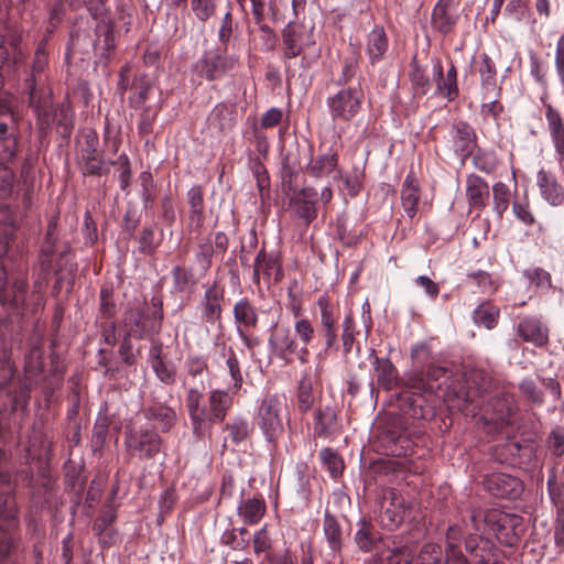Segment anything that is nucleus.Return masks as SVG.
<instances>
[{
  "label": "nucleus",
  "mask_w": 564,
  "mask_h": 564,
  "mask_svg": "<svg viewBox=\"0 0 564 564\" xmlns=\"http://www.w3.org/2000/svg\"><path fill=\"white\" fill-rule=\"evenodd\" d=\"M56 221L51 220L39 256L41 272L37 279L45 288L48 275L53 272L56 276L55 288L65 289L68 292L73 286L77 268L72 260L69 249L67 247L56 248Z\"/></svg>",
  "instance_id": "nucleus-1"
},
{
  "label": "nucleus",
  "mask_w": 564,
  "mask_h": 564,
  "mask_svg": "<svg viewBox=\"0 0 564 564\" xmlns=\"http://www.w3.org/2000/svg\"><path fill=\"white\" fill-rule=\"evenodd\" d=\"M473 530L484 533L486 529L495 533L499 542L507 546L516 545L524 532L523 519L514 513H508L499 509H490L486 512L474 510L470 516Z\"/></svg>",
  "instance_id": "nucleus-2"
},
{
  "label": "nucleus",
  "mask_w": 564,
  "mask_h": 564,
  "mask_svg": "<svg viewBox=\"0 0 564 564\" xmlns=\"http://www.w3.org/2000/svg\"><path fill=\"white\" fill-rule=\"evenodd\" d=\"M44 289L43 283L36 279L33 291L28 292L26 281L18 278L0 295V302L13 314L21 316L34 314L44 305Z\"/></svg>",
  "instance_id": "nucleus-3"
},
{
  "label": "nucleus",
  "mask_w": 564,
  "mask_h": 564,
  "mask_svg": "<svg viewBox=\"0 0 564 564\" xmlns=\"http://www.w3.org/2000/svg\"><path fill=\"white\" fill-rule=\"evenodd\" d=\"M25 89L29 95V105L37 115L41 130L50 129L56 117V109L53 106L52 89L46 76L26 78Z\"/></svg>",
  "instance_id": "nucleus-4"
},
{
  "label": "nucleus",
  "mask_w": 564,
  "mask_h": 564,
  "mask_svg": "<svg viewBox=\"0 0 564 564\" xmlns=\"http://www.w3.org/2000/svg\"><path fill=\"white\" fill-rule=\"evenodd\" d=\"M154 312L151 316L145 315L139 308H130L123 316V328L127 336L141 339L150 334L159 333L163 319L162 303L153 299Z\"/></svg>",
  "instance_id": "nucleus-5"
},
{
  "label": "nucleus",
  "mask_w": 564,
  "mask_h": 564,
  "mask_svg": "<svg viewBox=\"0 0 564 564\" xmlns=\"http://www.w3.org/2000/svg\"><path fill=\"white\" fill-rule=\"evenodd\" d=\"M365 95L360 84L341 88L328 98L327 105L334 120L350 121L361 109Z\"/></svg>",
  "instance_id": "nucleus-6"
},
{
  "label": "nucleus",
  "mask_w": 564,
  "mask_h": 564,
  "mask_svg": "<svg viewBox=\"0 0 564 564\" xmlns=\"http://www.w3.org/2000/svg\"><path fill=\"white\" fill-rule=\"evenodd\" d=\"M379 521L388 530L397 529L404 520L409 505L393 488H384L378 497Z\"/></svg>",
  "instance_id": "nucleus-7"
},
{
  "label": "nucleus",
  "mask_w": 564,
  "mask_h": 564,
  "mask_svg": "<svg viewBox=\"0 0 564 564\" xmlns=\"http://www.w3.org/2000/svg\"><path fill=\"white\" fill-rule=\"evenodd\" d=\"M285 398L278 394H267L258 411V425L268 441H273L282 431V413Z\"/></svg>",
  "instance_id": "nucleus-8"
},
{
  "label": "nucleus",
  "mask_w": 564,
  "mask_h": 564,
  "mask_svg": "<svg viewBox=\"0 0 564 564\" xmlns=\"http://www.w3.org/2000/svg\"><path fill=\"white\" fill-rule=\"evenodd\" d=\"M517 409L513 394L497 392L484 405L482 419L486 424H494L496 429L501 430L513 424Z\"/></svg>",
  "instance_id": "nucleus-9"
},
{
  "label": "nucleus",
  "mask_w": 564,
  "mask_h": 564,
  "mask_svg": "<svg viewBox=\"0 0 564 564\" xmlns=\"http://www.w3.org/2000/svg\"><path fill=\"white\" fill-rule=\"evenodd\" d=\"M466 391L463 393V404L458 405L462 411L476 415L475 410L480 408L479 399L489 392L491 378L482 369L470 368L464 372Z\"/></svg>",
  "instance_id": "nucleus-10"
},
{
  "label": "nucleus",
  "mask_w": 564,
  "mask_h": 564,
  "mask_svg": "<svg viewBox=\"0 0 564 564\" xmlns=\"http://www.w3.org/2000/svg\"><path fill=\"white\" fill-rule=\"evenodd\" d=\"M311 45H314V40L303 25L290 22L283 29L282 56L285 62L301 56L302 65L308 66L305 50Z\"/></svg>",
  "instance_id": "nucleus-11"
},
{
  "label": "nucleus",
  "mask_w": 564,
  "mask_h": 564,
  "mask_svg": "<svg viewBox=\"0 0 564 564\" xmlns=\"http://www.w3.org/2000/svg\"><path fill=\"white\" fill-rule=\"evenodd\" d=\"M98 134L93 129L84 130L77 139L78 160L84 174L100 175L104 171L102 153L98 151Z\"/></svg>",
  "instance_id": "nucleus-12"
},
{
  "label": "nucleus",
  "mask_w": 564,
  "mask_h": 564,
  "mask_svg": "<svg viewBox=\"0 0 564 564\" xmlns=\"http://www.w3.org/2000/svg\"><path fill=\"white\" fill-rule=\"evenodd\" d=\"M126 445L140 459H151L160 453L162 440L153 430H139L126 436Z\"/></svg>",
  "instance_id": "nucleus-13"
},
{
  "label": "nucleus",
  "mask_w": 564,
  "mask_h": 564,
  "mask_svg": "<svg viewBox=\"0 0 564 564\" xmlns=\"http://www.w3.org/2000/svg\"><path fill=\"white\" fill-rule=\"evenodd\" d=\"M446 147L455 155L466 159L476 147L475 130L464 121L455 122L446 137Z\"/></svg>",
  "instance_id": "nucleus-14"
},
{
  "label": "nucleus",
  "mask_w": 564,
  "mask_h": 564,
  "mask_svg": "<svg viewBox=\"0 0 564 564\" xmlns=\"http://www.w3.org/2000/svg\"><path fill=\"white\" fill-rule=\"evenodd\" d=\"M484 486L492 496L506 499H516L523 490L521 480L507 474L487 476Z\"/></svg>",
  "instance_id": "nucleus-15"
},
{
  "label": "nucleus",
  "mask_w": 564,
  "mask_h": 564,
  "mask_svg": "<svg viewBox=\"0 0 564 564\" xmlns=\"http://www.w3.org/2000/svg\"><path fill=\"white\" fill-rule=\"evenodd\" d=\"M549 327L538 316H525L517 326L518 336L525 343L535 347H544L549 343Z\"/></svg>",
  "instance_id": "nucleus-16"
},
{
  "label": "nucleus",
  "mask_w": 564,
  "mask_h": 564,
  "mask_svg": "<svg viewBox=\"0 0 564 564\" xmlns=\"http://www.w3.org/2000/svg\"><path fill=\"white\" fill-rule=\"evenodd\" d=\"M272 354L289 364L292 356L297 352V343L286 326H275L269 337Z\"/></svg>",
  "instance_id": "nucleus-17"
},
{
  "label": "nucleus",
  "mask_w": 564,
  "mask_h": 564,
  "mask_svg": "<svg viewBox=\"0 0 564 564\" xmlns=\"http://www.w3.org/2000/svg\"><path fill=\"white\" fill-rule=\"evenodd\" d=\"M236 58L220 53H208L197 64L202 76L208 80L221 78L227 72L235 68Z\"/></svg>",
  "instance_id": "nucleus-18"
},
{
  "label": "nucleus",
  "mask_w": 564,
  "mask_h": 564,
  "mask_svg": "<svg viewBox=\"0 0 564 564\" xmlns=\"http://www.w3.org/2000/svg\"><path fill=\"white\" fill-rule=\"evenodd\" d=\"M261 276L267 284L278 282L282 278L278 254L267 253L264 250L258 252L253 265V282L259 284Z\"/></svg>",
  "instance_id": "nucleus-19"
},
{
  "label": "nucleus",
  "mask_w": 564,
  "mask_h": 564,
  "mask_svg": "<svg viewBox=\"0 0 564 564\" xmlns=\"http://www.w3.org/2000/svg\"><path fill=\"white\" fill-rule=\"evenodd\" d=\"M317 192L312 187H305L290 197V206L295 215L306 225L317 217Z\"/></svg>",
  "instance_id": "nucleus-20"
},
{
  "label": "nucleus",
  "mask_w": 564,
  "mask_h": 564,
  "mask_svg": "<svg viewBox=\"0 0 564 564\" xmlns=\"http://www.w3.org/2000/svg\"><path fill=\"white\" fill-rule=\"evenodd\" d=\"M202 399L203 392L197 388L188 389L185 405L196 437H204L207 434V411L200 405Z\"/></svg>",
  "instance_id": "nucleus-21"
},
{
  "label": "nucleus",
  "mask_w": 564,
  "mask_h": 564,
  "mask_svg": "<svg viewBox=\"0 0 564 564\" xmlns=\"http://www.w3.org/2000/svg\"><path fill=\"white\" fill-rule=\"evenodd\" d=\"M317 306L321 312L319 323L326 349H332L337 343L336 308L326 296H319Z\"/></svg>",
  "instance_id": "nucleus-22"
},
{
  "label": "nucleus",
  "mask_w": 564,
  "mask_h": 564,
  "mask_svg": "<svg viewBox=\"0 0 564 564\" xmlns=\"http://www.w3.org/2000/svg\"><path fill=\"white\" fill-rule=\"evenodd\" d=\"M417 564H469L460 550L446 552L443 557L442 547L435 543H425L417 556Z\"/></svg>",
  "instance_id": "nucleus-23"
},
{
  "label": "nucleus",
  "mask_w": 564,
  "mask_h": 564,
  "mask_svg": "<svg viewBox=\"0 0 564 564\" xmlns=\"http://www.w3.org/2000/svg\"><path fill=\"white\" fill-rule=\"evenodd\" d=\"M149 362L156 378L164 384L171 386L176 380L175 366L163 358V346L153 341L149 350Z\"/></svg>",
  "instance_id": "nucleus-24"
},
{
  "label": "nucleus",
  "mask_w": 564,
  "mask_h": 564,
  "mask_svg": "<svg viewBox=\"0 0 564 564\" xmlns=\"http://www.w3.org/2000/svg\"><path fill=\"white\" fill-rule=\"evenodd\" d=\"M459 18L454 0H438L432 13L433 26L441 33H449Z\"/></svg>",
  "instance_id": "nucleus-25"
},
{
  "label": "nucleus",
  "mask_w": 564,
  "mask_h": 564,
  "mask_svg": "<svg viewBox=\"0 0 564 564\" xmlns=\"http://www.w3.org/2000/svg\"><path fill=\"white\" fill-rule=\"evenodd\" d=\"M433 76L436 82L437 93L449 101L454 100L458 96L457 70L453 64H451L446 75H444L441 61L435 59L433 63Z\"/></svg>",
  "instance_id": "nucleus-26"
},
{
  "label": "nucleus",
  "mask_w": 564,
  "mask_h": 564,
  "mask_svg": "<svg viewBox=\"0 0 564 564\" xmlns=\"http://www.w3.org/2000/svg\"><path fill=\"white\" fill-rule=\"evenodd\" d=\"M224 300V291L216 284L209 286L204 294L202 302V316L210 324H215L221 316V302Z\"/></svg>",
  "instance_id": "nucleus-27"
},
{
  "label": "nucleus",
  "mask_w": 564,
  "mask_h": 564,
  "mask_svg": "<svg viewBox=\"0 0 564 564\" xmlns=\"http://www.w3.org/2000/svg\"><path fill=\"white\" fill-rule=\"evenodd\" d=\"M466 196L470 207L482 209L489 198L488 183L478 175H469L466 180Z\"/></svg>",
  "instance_id": "nucleus-28"
},
{
  "label": "nucleus",
  "mask_w": 564,
  "mask_h": 564,
  "mask_svg": "<svg viewBox=\"0 0 564 564\" xmlns=\"http://www.w3.org/2000/svg\"><path fill=\"white\" fill-rule=\"evenodd\" d=\"M232 404V398L224 390H213L209 394V410L207 411V433L210 429V423L215 421H223L227 414L228 409Z\"/></svg>",
  "instance_id": "nucleus-29"
},
{
  "label": "nucleus",
  "mask_w": 564,
  "mask_h": 564,
  "mask_svg": "<svg viewBox=\"0 0 564 564\" xmlns=\"http://www.w3.org/2000/svg\"><path fill=\"white\" fill-rule=\"evenodd\" d=\"M389 42L382 26L376 25L367 36L366 52L371 61H381L388 50Z\"/></svg>",
  "instance_id": "nucleus-30"
},
{
  "label": "nucleus",
  "mask_w": 564,
  "mask_h": 564,
  "mask_svg": "<svg viewBox=\"0 0 564 564\" xmlns=\"http://www.w3.org/2000/svg\"><path fill=\"white\" fill-rule=\"evenodd\" d=\"M373 365L377 381L386 390H391L400 386V382L398 380V371L389 359H380L377 356H375Z\"/></svg>",
  "instance_id": "nucleus-31"
},
{
  "label": "nucleus",
  "mask_w": 564,
  "mask_h": 564,
  "mask_svg": "<svg viewBox=\"0 0 564 564\" xmlns=\"http://www.w3.org/2000/svg\"><path fill=\"white\" fill-rule=\"evenodd\" d=\"M209 126L224 132L230 130L236 123V113L232 106L217 104L208 116Z\"/></svg>",
  "instance_id": "nucleus-32"
},
{
  "label": "nucleus",
  "mask_w": 564,
  "mask_h": 564,
  "mask_svg": "<svg viewBox=\"0 0 564 564\" xmlns=\"http://www.w3.org/2000/svg\"><path fill=\"white\" fill-rule=\"evenodd\" d=\"M420 200V191L415 180L408 175L403 182L401 189V203L404 213L413 218L417 212V204Z\"/></svg>",
  "instance_id": "nucleus-33"
},
{
  "label": "nucleus",
  "mask_w": 564,
  "mask_h": 564,
  "mask_svg": "<svg viewBox=\"0 0 564 564\" xmlns=\"http://www.w3.org/2000/svg\"><path fill=\"white\" fill-rule=\"evenodd\" d=\"M294 332L295 336L303 345V348L299 352V359L304 364L308 355L307 346L311 345L315 337V327L308 318L302 317L294 322Z\"/></svg>",
  "instance_id": "nucleus-34"
},
{
  "label": "nucleus",
  "mask_w": 564,
  "mask_h": 564,
  "mask_svg": "<svg viewBox=\"0 0 564 564\" xmlns=\"http://www.w3.org/2000/svg\"><path fill=\"white\" fill-rule=\"evenodd\" d=\"M265 502L261 498H249L238 507V513L248 524L258 523L265 513Z\"/></svg>",
  "instance_id": "nucleus-35"
},
{
  "label": "nucleus",
  "mask_w": 564,
  "mask_h": 564,
  "mask_svg": "<svg viewBox=\"0 0 564 564\" xmlns=\"http://www.w3.org/2000/svg\"><path fill=\"white\" fill-rule=\"evenodd\" d=\"M187 198L189 205V226L198 228L203 224L204 219V198L202 188L199 186H193L187 193Z\"/></svg>",
  "instance_id": "nucleus-36"
},
{
  "label": "nucleus",
  "mask_w": 564,
  "mask_h": 564,
  "mask_svg": "<svg viewBox=\"0 0 564 564\" xmlns=\"http://www.w3.org/2000/svg\"><path fill=\"white\" fill-rule=\"evenodd\" d=\"M314 430L318 437H326L337 430V415L330 408L321 409L315 415Z\"/></svg>",
  "instance_id": "nucleus-37"
},
{
  "label": "nucleus",
  "mask_w": 564,
  "mask_h": 564,
  "mask_svg": "<svg viewBox=\"0 0 564 564\" xmlns=\"http://www.w3.org/2000/svg\"><path fill=\"white\" fill-rule=\"evenodd\" d=\"M336 167L337 154L328 152L318 155L315 160H312L308 166V172L315 177H325L332 173L337 174L338 172L336 171Z\"/></svg>",
  "instance_id": "nucleus-38"
},
{
  "label": "nucleus",
  "mask_w": 564,
  "mask_h": 564,
  "mask_svg": "<svg viewBox=\"0 0 564 564\" xmlns=\"http://www.w3.org/2000/svg\"><path fill=\"white\" fill-rule=\"evenodd\" d=\"M400 386L411 390L414 394L432 392L434 386L427 381L426 376L420 370H411L404 373Z\"/></svg>",
  "instance_id": "nucleus-39"
},
{
  "label": "nucleus",
  "mask_w": 564,
  "mask_h": 564,
  "mask_svg": "<svg viewBox=\"0 0 564 564\" xmlns=\"http://www.w3.org/2000/svg\"><path fill=\"white\" fill-rule=\"evenodd\" d=\"M538 185L542 196L552 205H558L562 200V192L556 181L544 171L538 174Z\"/></svg>",
  "instance_id": "nucleus-40"
},
{
  "label": "nucleus",
  "mask_w": 564,
  "mask_h": 564,
  "mask_svg": "<svg viewBox=\"0 0 564 564\" xmlns=\"http://www.w3.org/2000/svg\"><path fill=\"white\" fill-rule=\"evenodd\" d=\"M234 317L238 325H242L245 327H256L258 323L257 311L246 299H242L235 304Z\"/></svg>",
  "instance_id": "nucleus-41"
},
{
  "label": "nucleus",
  "mask_w": 564,
  "mask_h": 564,
  "mask_svg": "<svg viewBox=\"0 0 564 564\" xmlns=\"http://www.w3.org/2000/svg\"><path fill=\"white\" fill-rule=\"evenodd\" d=\"M499 318V308L490 302H482L474 311L473 319L476 324L485 326L487 329L494 328Z\"/></svg>",
  "instance_id": "nucleus-42"
},
{
  "label": "nucleus",
  "mask_w": 564,
  "mask_h": 564,
  "mask_svg": "<svg viewBox=\"0 0 564 564\" xmlns=\"http://www.w3.org/2000/svg\"><path fill=\"white\" fill-rule=\"evenodd\" d=\"M357 525L358 529L355 533V541L358 547L364 552L371 551L377 540L372 524L366 519H360Z\"/></svg>",
  "instance_id": "nucleus-43"
},
{
  "label": "nucleus",
  "mask_w": 564,
  "mask_h": 564,
  "mask_svg": "<svg viewBox=\"0 0 564 564\" xmlns=\"http://www.w3.org/2000/svg\"><path fill=\"white\" fill-rule=\"evenodd\" d=\"M115 513L107 511L99 516L94 523V531L99 535V542L102 545H110L113 542L111 524L115 521Z\"/></svg>",
  "instance_id": "nucleus-44"
},
{
  "label": "nucleus",
  "mask_w": 564,
  "mask_h": 564,
  "mask_svg": "<svg viewBox=\"0 0 564 564\" xmlns=\"http://www.w3.org/2000/svg\"><path fill=\"white\" fill-rule=\"evenodd\" d=\"M145 413L149 420L160 423L163 431L170 430L176 421L175 411L166 405L152 406Z\"/></svg>",
  "instance_id": "nucleus-45"
},
{
  "label": "nucleus",
  "mask_w": 564,
  "mask_h": 564,
  "mask_svg": "<svg viewBox=\"0 0 564 564\" xmlns=\"http://www.w3.org/2000/svg\"><path fill=\"white\" fill-rule=\"evenodd\" d=\"M387 449L393 456H408L412 453L411 441L401 433L387 432Z\"/></svg>",
  "instance_id": "nucleus-46"
},
{
  "label": "nucleus",
  "mask_w": 564,
  "mask_h": 564,
  "mask_svg": "<svg viewBox=\"0 0 564 564\" xmlns=\"http://www.w3.org/2000/svg\"><path fill=\"white\" fill-rule=\"evenodd\" d=\"M221 359L228 369L230 377L234 381V388L237 390L241 387L242 376L240 371L239 360L231 348H226L225 345L220 347Z\"/></svg>",
  "instance_id": "nucleus-47"
},
{
  "label": "nucleus",
  "mask_w": 564,
  "mask_h": 564,
  "mask_svg": "<svg viewBox=\"0 0 564 564\" xmlns=\"http://www.w3.org/2000/svg\"><path fill=\"white\" fill-rule=\"evenodd\" d=\"M325 538L333 551H338L341 546V529L337 520L326 513L323 521Z\"/></svg>",
  "instance_id": "nucleus-48"
},
{
  "label": "nucleus",
  "mask_w": 564,
  "mask_h": 564,
  "mask_svg": "<svg viewBox=\"0 0 564 564\" xmlns=\"http://www.w3.org/2000/svg\"><path fill=\"white\" fill-rule=\"evenodd\" d=\"M250 430L251 427L248 421L242 417H235L225 426V431L228 433V437L235 444L245 441L248 437Z\"/></svg>",
  "instance_id": "nucleus-49"
},
{
  "label": "nucleus",
  "mask_w": 564,
  "mask_h": 564,
  "mask_svg": "<svg viewBox=\"0 0 564 564\" xmlns=\"http://www.w3.org/2000/svg\"><path fill=\"white\" fill-rule=\"evenodd\" d=\"M17 150V139L8 133V126L0 123V160L6 162L13 159Z\"/></svg>",
  "instance_id": "nucleus-50"
},
{
  "label": "nucleus",
  "mask_w": 564,
  "mask_h": 564,
  "mask_svg": "<svg viewBox=\"0 0 564 564\" xmlns=\"http://www.w3.org/2000/svg\"><path fill=\"white\" fill-rule=\"evenodd\" d=\"M494 195V210L501 218L503 213L508 209L510 203V189L509 187L498 182L492 186Z\"/></svg>",
  "instance_id": "nucleus-51"
},
{
  "label": "nucleus",
  "mask_w": 564,
  "mask_h": 564,
  "mask_svg": "<svg viewBox=\"0 0 564 564\" xmlns=\"http://www.w3.org/2000/svg\"><path fill=\"white\" fill-rule=\"evenodd\" d=\"M96 47L102 51H111L115 47V34L110 24L101 22L96 28Z\"/></svg>",
  "instance_id": "nucleus-52"
},
{
  "label": "nucleus",
  "mask_w": 564,
  "mask_h": 564,
  "mask_svg": "<svg viewBox=\"0 0 564 564\" xmlns=\"http://www.w3.org/2000/svg\"><path fill=\"white\" fill-rule=\"evenodd\" d=\"M319 456L333 477H337L341 474L344 464L340 456L332 448H323Z\"/></svg>",
  "instance_id": "nucleus-53"
},
{
  "label": "nucleus",
  "mask_w": 564,
  "mask_h": 564,
  "mask_svg": "<svg viewBox=\"0 0 564 564\" xmlns=\"http://www.w3.org/2000/svg\"><path fill=\"white\" fill-rule=\"evenodd\" d=\"M315 398L312 392V383L308 380H302L299 386L297 404L302 413L310 411L314 404Z\"/></svg>",
  "instance_id": "nucleus-54"
},
{
  "label": "nucleus",
  "mask_w": 564,
  "mask_h": 564,
  "mask_svg": "<svg viewBox=\"0 0 564 564\" xmlns=\"http://www.w3.org/2000/svg\"><path fill=\"white\" fill-rule=\"evenodd\" d=\"M191 8L196 19L202 22L210 19L216 11V4L214 0H191Z\"/></svg>",
  "instance_id": "nucleus-55"
},
{
  "label": "nucleus",
  "mask_w": 564,
  "mask_h": 564,
  "mask_svg": "<svg viewBox=\"0 0 564 564\" xmlns=\"http://www.w3.org/2000/svg\"><path fill=\"white\" fill-rule=\"evenodd\" d=\"M519 389L521 393L533 404L541 405L543 403V392L538 388L532 379L524 378L520 382Z\"/></svg>",
  "instance_id": "nucleus-56"
},
{
  "label": "nucleus",
  "mask_w": 564,
  "mask_h": 564,
  "mask_svg": "<svg viewBox=\"0 0 564 564\" xmlns=\"http://www.w3.org/2000/svg\"><path fill=\"white\" fill-rule=\"evenodd\" d=\"M479 74L482 85L486 88L494 87L496 80V67L491 58L487 54L481 55Z\"/></svg>",
  "instance_id": "nucleus-57"
},
{
  "label": "nucleus",
  "mask_w": 564,
  "mask_h": 564,
  "mask_svg": "<svg viewBox=\"0 0 564 564\" xmlns=\"http://www.w3.org/2000/svg\"><path fill=\"white\" fill-rule=\"evenodd\" d=\"M341 328L343 350L345 354H349L355 341V322L350 314L343 319Z\"/></svg>",
  "instance_id": "nucleus-58"
},
{
  "label": "nucleus",
  "mask_w": 564,
  "mask_h": 564,
  "mask_svg": "<svg viewBox=\"0 0 564 564\" xmlns=\"http://www.w3.org/2000/svg\"><path fill=\"white\" fill-rule=\"evenodd\" d=\"M15 503L14 498L7 491L0 490V519L3 518L8 527L13 525Z\"/></svg>",
  "instance_id": "nucleus-59"
},
{
  "label": "nucleus",
  "mask_w": 564,
  "mask_h": 564,
  "mask_svg": "<svg viewBox=\"0 0 564 564\" xmlns=\"http://www.w3.org/2000/svg\"><path fill=\"white\" fill-rule=\"evenodd\" d=\"M173 289L177 293L185 292L192 283V274L185 268L176 265L172 270Z\"/></svg>",
  "instance_id": "nucleus-60"
},
{
  "label": "nucleus",
  "mask_w": 564,
  "mask_h": 564,
  "mask_svg": "<svg viewBox=\"0 0 564 564\" xmlns=\"http://www.w3.org/2000/svg\"><path fill=\"white\" fill-rule=\"evenodd\" d=\"M382 554L387 564H410L412 561L411 551L405 546L388 550L387 554Z\"/></svg>",
  "instance_id": "nucleus-61"
},
{
  "label": "nucleus",
  "mask_w": 564,
  "mask_h": 564,
  "mask_svg": "<svg viewBox=\"0 0 564 564\" xmlns=\"http://www.w3.org/2000/svg\"><path fill=\"white\" fill-rule=\"evenodd\" d=\"M158 245L159 242L155 241L153 228H143L139 238L140 252L151 254L155 251Z\"/></svg>",
  "instance_id": "nucleus-62"
},
{
  "label": "nucleus",
  "mask_w": 564,
  "mask_h": 564,
  "mask_svg": "<svg viewBox=\"0 0 564 564\" xmlns=\"http://www.w3.org/2000/svg\"><path fill=\"white\" fill-rule=\"evenodd\" d=\"M116 313V304L112 301V290L102 288L100 291V315L107 319Z\"/></svg>",
  "instance_id": "nucleus-63"
},
{
  "label": "nucleus",
  "mask_w": 564,
  "mask_h": 564,
  "mask_svg": "<svg viewBox=\"0 0 564 564\" xmlns=\"http://www.w3.org/2000/svg\"><path fill=\"white\" fill-rule=\"evenodd\" d=\"M549 442L552 455L561 457L564 454V430L562 427L553 429Z\"/></svg>",
  "instance_id": "nucleus-64"
}]
</instances>
